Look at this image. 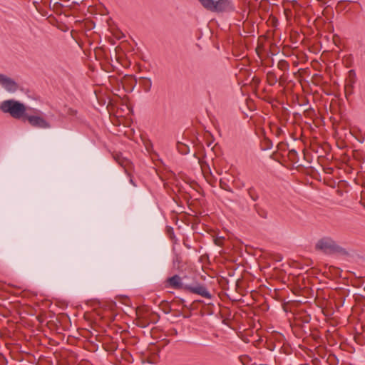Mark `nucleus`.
<instances>
[{
  "instance_id": "nucleus-1",
  "label": "nucleus",
  "mask_w": 365,
  "mask_h": 365,
  "mask_svg": "<svg viewBox=\"0 0 365 365\" xmlns=\"http://www.w3.org/2000/svg\"><path fill=\"white\" fill-rule=\"evenodd\" d=\"M0 110L4 113H9L15 119L25 120L28 115V108L20 101L9 99L0 103Z\"/></svg>"
},
{
  "instance_id": "nucleus-2",
  "label": "nucleus",
  "mask_w": 365,
  "mask_h": 365,
  "mask_svg": "<svg viewBox=\"0 0 365 365\" xmlns=\"http://www.w3.org/2000/svg\"><path fill=\"white\" fill-rule=\"evenodd\" d=\"M315 250L326 255H348V252L344 248L339 246L333 239L329 237L319 239L315 244Z\"/></svg>"
},
{
  "instance_id": "nucleus-3",
  "label": "nucleus",
  "mask_w": 365,
  "mask_h": 365,
  "mask_svg": "<svg viewBox=\"0 0 365 365\" xmlns=\"http://www.w3.org/2000/svg\"><path fill=\"white\" fill-rule=\"evenodd\" d=\"M185 291L192 294L200 295L208 299H210L212 297L208 291L207 288L205 285L199 283H197L195 285L188 284V287H185Z\"/></svg>"
},
{
  "instance_id": "nucleus-4",
  "label": "nucleus",
  "mask_w": 365,
  "mask_h": 365,
  "mask_svg": "<svg viewBox=\"0 0 365 365\" xmlns=\"http://www.w3.org/2000/svg\"><path fill=\"white\" fill-rule=\"evenodd\" d=\"M25 120H27L29 124L33 127L43 129H48L51 128L50 123L39 115L28 114Z\"/></svg>"
},
{
  "instance_id": "nucleus-5",
  "label": "nucleus",
  "mask_w": 365,
  "mask_h": 365,
  "mask_svg": "<svg viewBox=\"0 0 365 365\" xmlns=\"http://www.w3.org/2000/svg\"><path fill=\"white\" fill-rule=\"evenodd\" d=\"M235 11V6L230 0H217L215 2L212 12L224 13Z\"/></svg>"
},
{
  "instance_id": "nucleus-6",
  "label": "nucleus",
  "mask_w": 365,
  "mask_h": 365,
  "mask_svg": "<svg viewBox=\"0 0 365 365\" xmlns=\"http://www.w3.org/2000/svg\"><path fill=\"white\" fill-rule=\"evenodd\" d=\"M0 84L11 93L16 91L19 88L18 84L13 79L4 74H0Z\"/></svg>"
},
{
  "instance_id": "nucleus-7",
  "label": "nucleus",
  "mask_w": 365,
  "mask_h": 365,
  "mask_svg": "<svg viewBox=\"0 0 365 365\" xmlns=\"http://www.w3.org/2000/svg\"><path fill=\"white\" fill-rule=\"evenodd\" d=\"M166 283L168 287L175 289H183L185 291V287H188V284L182 283V278L178 274H175L173 277L168 278Z\"/></svg>"
},
{
  "instance_id": "nucleus-8",
  "label": "nucleus",
  "mask_w": 365,
  "mask_h": 365,
  "mask_svg": "<svg viewBox=\"0 0 365 365\" xmlns=\"http://www.w3.org/2000/svg\"><path fill=\"white\" fill-rule=\"evenodd\" d=\"M198 1H200V3L202 4V6L205 9L212 12L215 1H214V0H198Z\"/></svg>"
},
{
  "instance_id": "nucleus-9",
  "label": "nucleus",
  "mask_w": 365,
  "mask_h": 365,
  "mask_svg": "<svg viewBox=\"0 0 365 365\" xmlns=\"http://www.w3.org/2000/svg\"><path fill=\"white\" fill-rule=\"evenodd\" d=\"M349 77H350V84L349 85H346L345 86V91H346L348 87H350V88H352L353 87V84L355 83V72L354 70H350L349 71Z\"/></svg>"
},
{
  "instance_id": "nucleus-10",
  "label": "nucleus",
  "mask_w": 365,
  "mask_h": 365,
  "mask_svg": "<svg viewBox=\"0 0 365 365\" xmlns=\"http://www.w3.org/2000/svg\"><path fill=\"white\" fill-rule=\"evenodd\" d=\"M277 66L280 70L286 71L289 69V65L287 61L281 60L278 62Z\"/></svg>"
},
{
  "instance_id": "nucleus-11",
  "label": "nucleus",
  "mask_w": 365,
  "mask_h": 365,
  "mask_svg": "<svg viewBox=\"0 0 365 365\" xmlns=\"http://www.w3.org/2000/svg\"><path fill=\"white\" fill-rule=\"evenodd\" d=\"M283 133H284L283 129L282 128L277 126L276 128V132H275L276 135L280 136Z\"/></svg>"
},
{
  "instance_id": "nucleus-12",
  "label": "nucleus",
  "mask_w": 365,
  "mask_h": 365,
  "mask_svg": "<svg viewBox=\"0 0 365 365\" xmlns=\"http://www.w3.org/2000/svg\"><path fill=\"white\" fill-rule=\"evenodd\" d=\"M167 231H168V234H169V235H170V237L171 239H173V237H174V232H173V227H168Z\"/></svg>"
},
{
  "instance_id": "nucleus-13",
  "label": "nucleus",
  "mask_w": 365,
  "mask_h": 365,
  "mask_svg": "<svg viewBox=\"0 0 365 365\" xmlns=\"http://www.w3.org/2000/svg\"><path fill=\"white\" fill-rule=\"evenodd\" d=\"M250 361V359L247 356H245V357H244L243 359H242V362L244 365H250V363H249Z\"/></svg>"
},
{
  "instance_id": "nucleus-14",
  "label": "nucleus",
  "mask_w": 365,
  "mask_h": 365,
  "mask_svg": "<svg viewBox=\"0 0 365 365\" xmlns=\"http://www.w3.org/2000/svg\"><path fill=\"white\" fill-rule=\"evenodd\" d=\"M130 182L131 184H133L134 186H136L135 184L134 183L133 180L132 178L130 179Z\"/></svg>"
},
{
  "instance_id": "nucleus-15",
  "label": "nucleus",
  "mask_w": 365,
  "mask_h": 365,
  "mask_svg": "<svg viewBox=\"0 0 365 365\" xmlns=\"http://www.w3.org/2000/svg\"><path fill=\"white\" fill-rule=\"evenodd\" d=\"M30 110H32L34 113L38 112V110L36 109H34V108H30Z\"/></svg>"
},
{
  "instance_id": "nucleus-16",
  "label": "nucleus",
  "mask_w": 365,
  "mask_h": 365,
  "mask_svg": "<svg viewBox=\"0 0 365 365\" xmlns=\"http://www.w3.org/2000/svg\"><path fill=\"white\" fill-rule=\"evenodd\" d=\"M290 153H294V154H295V153H296V151H295L294 150H290Z\"/></svg>"
},
{
  "instance_id": "nucleus-17",
  "label": "nucleus",
  "mask_w": 365,
  "mask_h": 365,
  "mask_svg": "<svg viewBox=\"0 0 365 365\" xmlns=\"http://www.w3.org/2000/svg\"><path fill=\"white\" fill-rule=\"evenodd\" d=\"M182 153L185 154L187 153V150H185L182 151Z\"/></svg>"
}]
</instances>
